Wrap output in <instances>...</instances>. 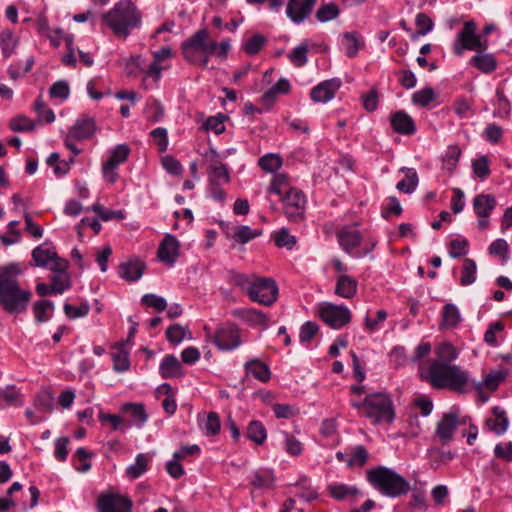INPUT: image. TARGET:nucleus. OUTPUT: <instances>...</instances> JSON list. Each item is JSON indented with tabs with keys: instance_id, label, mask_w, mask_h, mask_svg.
I'll use <instances>...</instances> for the list:
<instances>
[{
	"instance_id": "nucleus-1",
	"label": "nucleus",
	"mask_w": 512,
	"mask_h": 512,
	"mask_svg": "<svg viewBox=\"0 0 512 512\" xmlns=\"http://www.w3.org/2000/svg\"><path fill=\"white\" fill-rule=\"evenodd\" d=\"M434 353L436 358L420 362L421 379L435 389H448L458 394L468 393L467 372L451 364L458 357L456 347L449 342H444L435 348Z\"/></svg>"
},
{
	"instance_id": "nucleus-2",
	"label": "nucleus",
	"mask_w": 512,
	"mask_h": 512,
	"mask_svg": "<svg viewBox=\"0 0 512 512\" xmlns=\"http://www.w3.org/2000/svg\"><path fill=\"white\" fill-rule=\"evenodd\" d=\"M21 274L17 263L0 266V305L9 314L23 312L32 296L29 290L20 287L18 276Z\"/></svg>"
},
{
	"instance_id": "nucleus-3",
	"label": "nucleus",
	"mask_w": 512,
	"mask_h": 512,
	"mask_svg": "<svg viewBox=\"0 0 512 512\" xmlns=\"http://www.w3.org/2000/svg\"><path fill=\"white\" fill-rule=\"evenodd\" d=\"M103 20L116 36L125 39L141 25L142 14L132 1L121 0L103 15Z\"/></svg>"
},
{
	"instance_id": "nucleus-4",
	"label": "nucleus",
	"mask_w": 512,
	"mask_h": 512,
	"mask_svg": "<svg viewBox=\"0 0 512 512\" xmlns=\"http://www.w3.org/2000/svg\"><path fill=\"white\" fill-rule=\"evenodd\" d=\"M181 48L183 57L187 62L207 68L209 58L215 54L218 43L209 40V33L206 29H199L182 43Z\"/></svg>"
},
{
	"instance_id": "nucleus-5",
	"label": "nucleus",
	"mask_w": 512,
	"mask_h": 512,
	"mask_svg": "<svg viewBox=\"0 0 512 512\" xmlns=\"http://www.w3.org/2000/svg\"><path fill=\"white\" fill-rule=\"evenodd\" d=\"M367 479L383 495L392 498L406 495L411 488L404 477L384 466L370 469L367 472Z\"/></svg>"
},
{
	"instance_id": "nucleus-6",
	"label": "nucleus",
	"mask_w": 512,
	"mask_h": 512,
	"mask_svg": "<svg viewBox=\"0 0 512 512\" xmlns=\"http://www.w3.org/2000/svg\"><path fill=\"white\" fill-rule=\"evenodd\" d=\"M365 417L373 424H391L395 419V408L391 396L384 392L367 394L364 398Z\"/></svg>"
},
{
	"instance_id": "nucleus-7",
	"label": "nucleus",
	"mask_w": 512,
	"mask_h": 512,
	"mask_svg": "<svg viewBox=\"0 0 512 512\" xmlns=\"http://www.w3.org/2000/svg\"><path fill=\"white\" fill-rule=\"evenodd\" d=\"M203 330L206 339L221 351H231L241 345L240 329L232 322L220 324L215 331L209 326H204Z\"/></svg>"
},
{
	"instance_id": "nucleus-8",
	"label": "nucleus",
	"mask_w": 512,
	"mask_h": 512,
	"mask_svg": "<svg viewBox=\"0 0 512 512\" xmlns=\"http://www.w3.org/2000/svg\"><path fill=\"white\" fill-rule=\"evenodd\" d=\"M487 48L488 41L477 33V24L473 20L464 23L453 44V52L457 56H461L465 50L485 52Z\"/></svg>"
},
{
	"instance_id": "nucleus-9",
	"label": "nucleus",
	"mask_w": 512,
	"mask_h": 512,
	"mask_svg": "<svg viewBox=\"0 0 512 512\" xmlns=\"http://www.w3.org/2000/svg\"><path fill=\"white\" fill-rule=\"evenodd\" d=\"M249 298L264 306H271L278 296V287L272 278L253 276V285L250 286Z\"/></svg>"
},
{
	"instance_id": "nucleus-10",
	"label": "nucleus",
	"mask_w": 512,
	"mask_h": 512,
	"mask_svg": "<svg viewBox=\"0 0 512 512\" xmlns=\"http://www.w3.org/2000/svg\"><path fill=\"white\" fill-rule=\"evenodd\" d=\"M280 200L284 204V214L290 222L300 223L304 220L306 198L302 191L296 188H288Z\"/></svg>"
},
{
	"instance_id": "nucleus-11",
	"label": "nucleus",
	"mask_w": 512,
	"mask_h": 512,
	"mask_svg": "<svg viewBox=\"0 0 512 512\" xmlns=\"http://www.w3.org/2000/svg\"><path fill=\"white\" fill-rule=\"evenodd\" d=\"M319 317L329 327L340 329L351 321V312L343 305L324 302L320 304Z\"/></svg>"
},
{
	"instance_id": "nucleus-12",
	"label": "nucleus",
	"mask_w": 512,
	"mask_h": 512,
	"mask_svg": "<svg viewBox=\"0 0 512 512\" xmlns=\"http://www.w3.org/2000/svg\"><path fill=\"white\" fill-rule=\"evenodd\" d=\"M463 423L459 421L457 412L445 413L437 423L435 437L442 445H447L453 440L457 427Z\"/></svg>"
},
{
	"instance_id": "nucleus-13",
	"label": "nucleus",
	"mask_w": 512,
	"mask_h": 512,
	"mask_svg": "<svg viewBox=\"0 0 512 512\" xmlns=\"http://www.w3.org/2000/svg\"><path fill=\"white\" fill-rule=\"evenodd\" d=\"M209 161L207 170L208 181L211 185H224L230 182L228 168L219 160L217 152L213 149L206 155Z\"/></svg>"
},
{
	"instance_id": "nucleus-14",
	"label": "nucleus",
	"mask_w": 512,
	"mask_h": 512,
	"mask_svg": "<svg viewBox=\"0 0 512 512\" xmlns=\"http://www.w3.org/2000/svg\"><path fill=\"white\" fill-rule=\"evenodd\" d=\"M132 505L129 497L114 493L103 494L98 500L100 512H132Z\"/></svg>"
},
{
	"instance_id": "nucleus-15",
	"label": "nucleus",
	"mask_w": 512,
	"mask_h": 512,
	"mask_svg": "<svg viewBox=\"0 0 512 512\" xmlns=\"http://www.w3.org/2000/svg\"><path fill=\"white\" fill-rule=\"evenodd\" d=\"M316 0H288L286 15L296 24L304 22L311 14Z\"/></svg>"
},
{
	"instance_id": "nucleus-16",
	"label": "nucleus",
	"mask_w": 512,
	"mask_h": 512,
	"mask_svg": "<svg viewBox=\"0 0 512 512\" xmlns=\"http://www.w3.org/2000/svg\"><path fill=\"white\" fill-rule=\"evenodd\" d=\"M179 241L171 234H167L158 248L157 256L165 264L173 265L178 257Z\"/></svg>"
},
{
	"instance_id": "nucleus-17",
	"label": "nucleus",
	"mask_w": 512,
	"mask_h": 512,
	"mask_svg": "<svg viewBox=\"0 0 512 512\" xmlns=\"http://www.w3.org/2000/svg\"><path fill=\"white\" fill-rule=\"evenodd\" d=\"M340 86L341 81L337 78L323 81L311 90V99L314 102H327L335 96Z\"/></svg>"
},
{
	"instance_id": "nucleus-18",
	"label": "nucleus",
	"mask_w": 512,
	"mask_h": 512,
	"mask_svg": "<svg viewBox=\"0 0 512 512\" xmlns=\"http://www.w3.org/2000/svg\"><path fill=\"white\" fill-rule=\"evenodd\" d=\"M337 238L345 252L356 257L361 256L359 253H353L354 249L358 247L362 241L360 231L345 227L337 233Z\"/></svg>"
},
{
	"instance_id": "nucleus-19",
	"label": "nucleus",
	"mask_w": 512,
	"mask_h": 512,
	"mask_svg": "<svg viewBox=\"0 0 512 512\" xmlns=\"http://www.w3.org/2000/svg\"><path fill=\"white\" fill-rule=\"evenodd\" d=\"M96 130L95 120L87 115H81L69 129L70 137L81 141L90 138Z\"/></svg>"
},
{
	"instance_id": "nucleus-20",
	"label": "nucleus",
	"mask_w": 512,
	"mask_h": 512,
	"mask_svg": "<svg viewBox=\"0 0 512 512\" xmlns=\"http://www.w3.org/2000/svg\"><path fill=\"white\" fill-rule=\"evenodd\" d=\"M146 270V264L140 259H130L119 265V276L128 281L134 282L142 277Z\"/></svg>"
},
{
	"instance_id": "nucleus-21",
	"label": "nucleus",
	"mask_w": 512,
	"mask_h": 512,
	"mask_svg": "<svg viewBox=\"0 0 512 512\" xmlns=\"http://www.w3.org/2000/svg\"><path fill=\"white\" fill-rule=\"evenodd\" d=\"M393 130L402 135H412L416 131L415 122L404 110L396 111L390 118Z\"/></svg>"
},
{
	"instance_id": "nucleus-22",
	"label": "nucleus",
	"mask_w": 512,
	"mask_h": 512,
	"mask_svg": "<svg viewBox=\"0 0 512 512\" xmlns=\"http://www.w3.org/2000/svg\"><path fill=\"white\" fill-rule=\"evenodd\" d=\"M121 411L129 416L126 427H131L132 425L142 427L148 419V414L142 403H125L122 405Z\"/></svg>"
},
{
	"instance_id": "nucleus-23",
	"label": "nucleus",
	"mask_w": 512,
	"mask_h": 512,
	"mask_svg": "<svg viewBox=\"0 0 512 512\" xmlns=\"http://www.w3.org/2000/svg\"><path fill=\"white\" fill-rule=\"evenodd\" d=\"M159 373L163 379L180 378L184 375L180 361L172 354L164 356L159 366Z\"/></svg>"
},
{
	"instance_id": "nucleus-24",
	"label": "nucleus",
	"mask_w": 512,
	"mask_h": 512,
	"mask_svg": "<svg viewBox=\"0 0 512 512\" xmlns=\"http://www.w3.org/2000/svg\"><path fill=\"white\" fill-rule=\"evenodd\" d=\"M496 205V198L492 194H478L473 199L474 212L480 218H488Z\"/></svg>"
},
{
	"instance_id": "nucleus-25",
	"label": "nucleus",
	"mask_w": 512,
	"mask_h": 512,
	"mask_svg": "<svg viewBox=\"0 0 512 512\" xmlns=\"http://www.w3.org/2000/svg\"><path fill=\"white\" fill-rule=\"evenodd\" d=\"M357 288L358 281L355 278L341 274L336 281L335 294L345 299H351L356 295Z\"/></svg>"
},
{
	"instance_id": "nucleus-26",
	"label": "nucleus",
	"mask_w": 512,
	"mask_h": 512,
	"mask_svg": "<svg viewBox=\"0 0 512 512\" xmlns=\"http://www.w3.org/2000/svg\"><path fill=\"white\" fill-rule=\"evenodd\" d=\"M470 64L485 74H490L497 69L498 63L493 54L476 52L471 58Z\"/></svg>"
},
{
	"instance_id": "nucleus-27",
	"label": "nucleus",
	"mask_w": 512,
	"mask_h": 512,
	"mask_svg": "<svg viewBox=\"0 0 512 512\" xmlns=\"http://www.w3.org/2000/svg\"><path fill=\"white\" fill-rule=\"evenodd\" d=\"M495 418H489L486 421L488 428L497 435H502L507 431L509 421L506 412L500 407L496 406L492 410Z\"/></svg>"
},
{
	"instance_id": "nucleus-28",
	"label": "nucleus",
	"mask_w": 512,
	"mask_h": 512,
	"mask_svg": "<svg viewBox=\"0 0 512 512\" xmlns=\"http://www.w3.org/2000/svg\"><path fill=\"white\" fill-rule=\"evenodd\" d=\"M506 373L504 371H497L489 373L481 382H473V388L481 394V389L486 388L489 391H495L501 382L504 381Z\"/></svg>"
},
{
	"instance_id": "nucleus-29",
	"label": "nucleus",
	"mask_w": 512,
	"mask_h": 512,
	"mask_svg": "<svg viewBox=\"0 0 512 512\" xmlns=\"http://www.w3.org/2000/svg\"><path fill=\"white\" fill-rule=\"evenodd\" d=\"M246 372L261 382H267L270 379L271 372L269 367L258 359H253L245 364Z\"/></svg>"
},
{
	"instance_id": "nucleus-30",
	"label": "nucleus",
	"mask_w": 512,
	"mask_h": 512,
	"mask_svg": "<svg viewBox=\"0 0 512 512\" xmlns=\"http://www.w3.org/2000/svg\"><path fill=\"white\" fill-rule=\"evenodd\" d=\"M56 251L50 248H43L41 245L37 246L32 251L31 266L35 267H48L52 259H55Z\"/></svg>"
},
{
	"instance_id": "nucleus-31",
	"label": "nucleus",
	"mask_w": 512,
	"mask_h": 512,
	"mask_svg": "<svg viewBox=\"0 0 512 512\" xmlns=\"http://www.w3.org/2000/svg\"><path fill=\"white\" fill-rule=\"evenodd\" d=\"M149 462L150 458L146 454H138L135 463L126 468V476L132 480L139 478L147 471Z\"/></svg>"
},
{
	"instance_id": "nucleus-32",
	"label": "nucleus",
	"mask_w": 512,
	"mask_h": 512,
	"mask_svg": "<svg viewBox=\"0 0 512 512\" xmlns=\"http://www.w3.org/2000/svg\"><path fill=\"white\" fill-rule=\"evenodd\" d=\"M342 45L345 47L346 55L353 58L357 55L364 43L360 39L358 32H345L343 34Z\"/></svg>"
},
{
	"instance_id": "nucleus-33",
	"label": "nucleus",
	"mask_w": 512,
	"mask_h": 512,
	"mask_svg": "<svg viewBox=\"0 0 512 512\" xmlns=\"http://www.w3.org/2000/svg\"><path fill=\"white\" fill-rule=\"evenodd\" d=\"M461 321L458 308L454 304H446L442 311V328H454Z\"/></svg>"
},
{
	"instance_id": "nucleus-34",
	"label": "nucleus",
	"mask_w": 512,
	"mask_h": 512,
	"mask_svg": "<svg viewBox=\"0 0 512 512\" xmlns=\"http://www.w3.org/2000/svg\"><path fill=\"white\" fill-rule=\"evenodd\" d=\"M53 310L54 304L50 300H40L35 302L33 305L35 321L37 323L48 321Z\"/></svg>"
},
{
	"instance_id": "nucleus-35",
	"label": "nucleus",
	"mask_w": 512,
	"mask_h": 512,
	"mask_svg": "<svg viewBox=\"0 0 512 512\" xmlns=\"http://www.w3.org/2000/svg\"><path fill=\"white\" fill-rule=\"evenodd\" d=\"M247 437L258 445H262L266 438L267 432L262 422L253 420L247 428Z\"/></svg>"
},
{
	"instance_id": "nucleus-36",
	"label": "nucleus",
	"mask_w": 512,
	"mask_h": 512,
	"mask_svg": "<svg viewBox=\"0 0 512 512\" xmlns=\"http://www.w3.org/2000/svg\"><path fill=\"white\" fill-rule=\"evenodd\" d=\"M260 230H252L249 226L240 225L233 228L231 237L238 243L245 244L261 235Z\"/></svg>"
},
{
	"instance_id": "nucleus-37",
	"label": "nucleus",
	"mask_w": 512,
	"mask_h": 512,
	"mask_svg": "<svg viewBox=\"0 0 512 512\" xmlns=\"http://www.w3.org/2000/svg\"><path fill=\"white\" fill-rule=\"evenodd\" d=\"M200 427L206 436H215L219 433L221 423L220 417L216 412H209L205 420L200 423Z\"/></svg>"
},
{
	"instance_id": "nucleus-38",
	"label": "nucleus",
	"mask_w": 512,
	"mask_h": 512,
	"mask_svg": "<svg viewBox=\"0 0 512 512\" xmlns=\"http://www.w3.org/2000/svg\"><path fill=\"white\" fill-rule=\"evenodd\" d=\"M402 171H406V179L399 181L396 188L401 192L411 193L418 184L417 172L412 168H403Z\"/></svg>"
},
{
	"instance_id": "nucleus-39",
	"label": "nucleus",
	"mask_w": 512,
	"mask_h": 512,
	"mask_svg": "<svg viewBox=\"0 0 512 512\" xmlns=\"http://www.w3.org/2000/svg\"><path fill=\"white\" fill-rule=\"evenodd\" d=\"M274 483V475L270 470H257L253 474L251 485L255 489L269 488Z\"/></svg>"
},
{
	"instance_id": "nucleus-40",
	"label": "nucleus",
	"mask_w": 512,
	"mask_h": 512,
	"mask_svg": "<svg viewBox=\"0 0 512 512\" xmlns=\"http://www.w3.org/2000/svg\"><path fill=\"white\" fill-rule=\"evenodd\" d=\"M16 46H17V39L13 35L12 31L4 30L0 34V47L2 50V55L5 58H9L13 54Z\"/></svg>"
},
{
	"instance_id": "nucleus-41",
	"label": "nucleus",
	"mask_w": 512,
	"mask_h": 512,
	"mask_svg": "<svg viewBox=\"0 0 512 512\" xmlns=\"http://www.w3.org/2000/svg\"><path fill=\"white\" fill-rule=\"evenodd\" d=\"M240 316L252 325H261L264 327L268 325V316L260 310L244 309L240 312Z\"/></svg>"
},
{
	"instance_id": "nucleus-42",
	"label": "nucleus",
	"mask_w": 512,
	"mask_h": 512,
	"mask_svg": "<svg viewBox=\"0 0 512 512\" xmlns=\"http://www.w3.org/2000/svg\"><path fill=\"white\" fill-rule=\"evenodd\" d=\"M461 156V149L457 145H451L445 151L443 156V167L449 172H453Z\"/></svg>"
},
{
	"instance_id": "nucleus-43",
	"label": "nucleus",
	"mask_w": 512,
	"mask_h": 512,
	"mask_svg": "<svg viewBox=\"0 0 512 512\" xmlns=\"http://www.w3.org/2000/svg\"><path fill=\"white\" fill-rule=\"evenodd\" d=\"M130 148L126 144L117 145L112 151L106 163H112L113 166L118 167L124 163L130 154Z\"/></svg>"
},
{
	"instance_id": "nucleus-44",
	"label": "nucleus",
	"mask_w": 512,
	"mask_h": 512,
	"mask_svg": "<svg viewBox=\"0 0 512 512\" xmlns=\"http://www.w3.org/2000/svg\"><path fill=\"white\" fill-rule=\"evenodd\" d=\"M460 284L467 286L476 280V263L470 258H466L463 262Z\"/></svg>"
},
{
	"instance_id": "nucleus-45",
	"label": "nucleus",
	"mask_w": 512,
	"mask_h": 512,
	"mask_svg": "<svg viewBox=\"0 0 512 512\" xmlns=\"http://www.w3.org/2000/svg\"><path fill=\"white\" fill-rule=\"evenodd\" d=\"M309 52L308 45L302 43L295 47L288 55L289 60L297 67L304 66L307 61V53Z\"/></svg>"
},
{
	"instance_id": "nucleus-46",
	"label": "nucleus",
	"mask_w": 512,
	"mask_h": 512,
	"mask_svg": "<svg viewBox=\"0 0 512 512\" xmlns=\"http://www.w3.org/2000/svg\"><path fill=\"white\" fill-rule=\"evenodd\" d=\"M288 188V177L285 174H276L268 188L269 194L279 195L280 198L285 195Z\"/></svg>"
},
{
	"instance_id": "nucleus-47",
	"label": "nucleus",
	"mask_w": 512,
	"mask_h": 512,
	"mask_svg": "<svg viewBox=\"0 0 512 512\" xmlns=\"http://www.w3.org/2000/svg\"><path fill=\"white\" fill-rule=\"evenodd\" d=\"M489 164L490 161L487 156H480L472 162L473 173L482 180L488 178L491 174Z\"/></svg>"
},
{
	"instance_id": "nucleus-48",
	"label": "nucleus",
	"mask_w": 512,
	"mask_h": 512,
	"mask_svg": "<svg viewBox=\"0 0 512 512\" xmlns=\"http://www.w3.org/2000/svg\"><path fill=\"white\" fill-rule=\"evenodd\" d=\"M436 98V94L431 87H425L422 90L416 91L412 95V102L415 105H419L422 107L428 106L432 101Z\"/></svg>"
},
{
	"instance_id": "nucleus-49",
	"label": "nucleus",
	"mask_w": 512,
	"mask_h": 512,
	"mask_svg": "<svg viewBox=\"0 0 512 512\" xmlns=\"http://www.w3.org/2000/svg\"><path fill=\"white\" fill-rule=\"evenodd\" d=\"M330 495L336 500H343L348 496H353L358 493L357 488L350 487L345 484H335L328 486Z\"/></svg>"
},
{
	"instance_id": "nucleus-50",
	"label": "nucleus",
	"mask_w": 512,
	"mask_h": 512,
	"mask_svg": "<svg viewBox=\"0 0 512 512\" xmlns=\"http://www.w3.org/2000/svg\"><path fill=\"white\" fill-rule=\"evenodd\" d=\"M265 43L266 38L263 35L255 34L246 41L243 49L248 55L254 56L261 51Z\"/></svg>"
},
{
	"instance_id": "nucleus-51",
	"label": "nucleus",
	"mask_w": 512,
	"mask_h": 512,
	"mask_svg": "<svg viewBox=\"0 0 512 512\" xmlns=\"http://www.w3.org/2000/svg\"><path fill=\"white\" fill-rule=\"evenodd\" d=\"M258 164L262 170L272 173L281 167L282 159L277 154H267L259 159Z\"/></svg>"
},
{
	"instance_id": "nucleus-52",
	"label": "nucleus",
	"mask_w": 512,
	"mask_h": 512,
	"mask_svg": "<svg viewBox=\"0 0 512 512\" xmlns=\"http://www.w3.org/2000/svg\"><path fill=\"white\" fill-rule=\"evenodd\" d=\"M51 287L55 294H61L71 286L70 277L67 273H57L51 276Z\"/></svg>"
},
{
	"instance_id": "nucleus-53",
	"label": "nucleus",
	"mask_w": 512,
	"mask_h": 512,
	"mask_svg": "<svg viewBox=\"0 0 512 512\" xmlns=\"http://www.w3.org/2000/svg\"><path fill=\"white\" fill-rule=\"evenodd\" d=\"M9 127L14 132H25L33 131L35 124L28 117L20 115L10 120Z\"/></svg>"
},
{
	"instance_id": "nucleus-54",
	"label": "nucleus",
	"mask_w": 512,
	"mask_h": 512,
	"mask_svg": "<svg viewBox=\"0 0 512 512\" xmlns=\"http://www.w3.org/2000/svg\"><path fill=\"white\" fill-rule=\"evenodd\" d=\"M339 8L336 4L330 3L321 6L316 12V18L320 22H327L339 15Z\"/></svg>"
},
{
	"instance_id": "nucleus-55",
	"label": "nucleus",
	"mask_w": 512,
	"mask_h": 512,
	"mask_svg": "<svg viewBox=\"0 0 512 512\" xmlns=\"http://www.w3.org/2000/svg\"><path fill=\"white\" fill-rule=\"evenodd\" d=\"M98 419L102 424L109 423L113 431H117L123 427H126V421L124 418L117 414L100 412Z\"/></svg>"
},
{
	"instance_id": "nucleus-56",
	"label": "nucleus",
	"mask_w": 512,
	"mask_h": 512,
	"mask_svg": "<svg viewBox=\"0 0 512 512\" xmlns=\"http://www.w3.org/2000/svg\"><path fill=\"white\" fill-rule=\"evenodd\" d=\"M274 241L277 247H285L292 249L296 244V238L289 234L286 228L280 229L274 236Z\"/></svg>"
},
{
	"instance_id": "nucleus-57",
	"label": "nucleus",
	"mask_w": 512,
	"mask_h": 512,
	"mask_svg": "<svg viewBox=\"0 0 512 512\" xmlns=\"http://www.w3.org/2000/svg\"><path fill=\"white\" fill-rule=\"evenodd\" d=\"M2 403L8 405L20 406L22 404L21 394L14 387H8L5 390L0 391Z\"/></svg>"
},
{
	"instance_id": "nucleus-58",
	"label": "nucleus",
	"mask_w": 512,
	"mask_h": 512,
	"mask_svg": "<svg viewBox=\"0 0 512 512\" xmlns=\"http://www.w3.org/2000/svg\"><path fill=\"white\" fill-rule=\"evenodd\" d=\"M468 241L466 239H453L449 243V254L453 258H459L467 254Z\"/></svg>"
},
{
	"instance_id": "nucleus-59",
	"label": "nucleus",
	"mask_w": 512,
	"mask_h": 512,
	"mask_svg": "<svg viewBox=\"0 0 512 512\" xmlns=\"http://www.w3.org/2000/svg\"><path fill=\"white\" fill-rule=\"evenodd\" d=\"M141 302L149 307L156 309L158 312H162L167 308L166 300L155 294H145Z\"/></svg>"
},
{
	"instance_id": "nucleus-60",
	"label": "nucleus",
	"mask_w": 512,
	"mask_h": 512,
	"mask_svg": "<svg viewBox=\"0 0 512 512\" xmlns=\"http://www.w3.org/2000/svg\"><path fill=\"white\" fill-rule=\"evenodd\" d=\"M230 282L241 288L249 295L250 286L253 285V277L249 278L245 274L232 271L230 273Z\"/></svg>"
},
{
	"instance_id": "nucleus-61",
	"label": "nucleus",
	"mask_w": 512,
	"mask_h": 512,
	"mask_svg": "<svg viewBox=\"0 0 512 512\" xmlns=\"http://www.w3.org/2000/svg\"><path fill=\"white\" fill-rule=\"evenodd\" d=\"M186 336V329L180 324H173L166 330V338L172 344L180 343Z\"/></svg>"
},
{
	"instance_id": "nucleus-62",
	"label": "nucleus",
	"mask_w": 512,
	"mask_h": 512,
	"mask_svg": "<svg viewBox=\"0 0 512 512\" xmlns=\"http://www.w3.org/2000/svg\"><path fill=\"white\" fill-rule=\"evenodd\" d=\"M145 113L147 114L149 120L156 122L163 117L164 108L158 100L153 99L147 104Z\"/></svg>"
},
{
	"instance_id": "nucleus-63",
	"label": "nucleus",
	"mask_w": 512,
	"mask_h": 512,
	"mask_svg": "<svg viewBox=\"0 0 512 512\" xmlns=\"http://www.w3.org/2000/svg\"><path fill=\"white\" fill-rule=\"evenodd\" d=\"M319 330L318 325L315 322L307 321L300 329L299 338L301 343H308L317 334Z\"/></svg>"
},
{
	"instance_id": "nucleus-64",
	"label": "nucleus",
	"mask_w": 512,
	"mask_h": 512,
	"mask_svg": "<svg viewBox=\"0 0 512 512\" xmlns=\"http://www.w3.org/2000/svg\"><path fill=\"white\" fill-rule=\"evenodd\" d=\"M494 455L498 459L512 462V442L499 443L494 448Z\"/></svg>"
}]
</instances>
